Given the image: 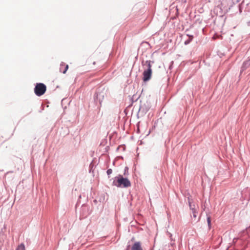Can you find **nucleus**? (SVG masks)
I'll return each mask as SVG.
<instances>
[{
  "mask_svg": "<svg viewBox=\"0 0 250 250\" xmlns=\"http://www.w3.org/2000/svg\"><path fill=\"white\" fill-rule=\"evenodd\" d=\"M68 69V65L65 64L64 62H62L60 66V71L65 74Z\"/></svg>",
  "mask_w": 250,
  "mask_h": 250,
  "instance_id": "obj_5",
  "label": "nucleus"
},
{
  "mask_svg": "<svg viewBox=\"0 0 250 250\" xmlns=\"http://www.w3.org/2000/svg\"><path fill=\"white\" fill-rule=\"evenodd\" d=\"M188 43V42H185V44H187V43Z\"/></svg>",
  "mask_w": 250,
  "mask_h": 250,
  "instance_id": "obj_11",
  "label": "nucleus"
},
{
  "mask_svg": "<svg viewBox=\"0 0 250 250\" xmlns=\"http://www.w3.org/2000/svg\"><path fill=\"white\" fill-rule=\"evenodd\" d=\"M191 205H192V206H193V205H194V204H192L191 203ZM192 208H194V206H192Z\"/></svg>",
  "mask_w": 250,
  "mask_h": 250,
  "instance_id": "obj_12",
  "label": "nucleus"
},
{
  "mask_svg": "<svg viewBox=\"0 0 250 250\" xmlns=\"http://www.w3.org/2000/svg\"><path fill=\"white\" fill-rule=\"evenodd\" d=\"M115 178L113 184L117 187L128 188L131 186V183L128 179L124 178L123 176L119 175Z\"/></svg>",
  "mask_w": 250,
  "mask_h": 250,
  "instance_id": "obj_1",
  "label": "nucleus"
},
{
  "mask_svg": "<svg viewBox=\"0 0 250 250\" xmlns=\"http://www.w3.org/2000/svg\"><path fill=\"white\" fill-rule=\"evenodd\" d=\"M207 221H208V226H210V223H211L210 217L209 216V217H208Z\"/></svg>",
  "mask_w": 250,
  "mask_h": 250,
  "instance_id": "obj_8",
  "label": "nucleus"
},
{
  "mask_svg": "<svg viewBox=\"0 0 250 250\" xmlns=\"http://www.w3.org/2000/svg\"><path fill=\"white\" fill-rule=\"evenodd\" d=\"M146 64L147 66V68L145 69L143 73V80L144 82H146L149 80L151 78L152 75V69L151 65L150 64V61H147L146 62Z\"/></svg>",
  "mask_w": 250,
  "mask_h": 250,
  "instance_id": "obj_2",
  "label": "nucleus"
},
{
  "mask_svg": "<svg viewBox=\"0 0 250 250\" xmlns=\"http://www.w3.org/2000/svg\"><path fill=\"white\" fill-rule=\"evenodd\" d=\"M244 64L245 65H250V60L249 61H246L244 63Z\"/></svg>",
  "mask_w": 250,
  "mask_h": 250,
  "instance_id": "obj_9",
  "label": "nucleus"
},
{
  "mask_svg": "<svg viewBox=\"0 0 250 250\" xmlns=\"http://www.w3.org/2000/svg\"><path fill=\"white\" fill-rule=\"evenodd\" d=\"M131 250H143L141 243L140 242L135 243L131 248Z\"/></svg>",
  "mask_w": 250,
  "mask_h": 250,
  "instance_id": "obj_6",
  "label": "nucleus"
},
{
  "mask_svg": "<svg viewBox=\"0 0 250 250\" xmlns=\"http://www.w3.org/2000/svg\"><path fill=\"white\" fill-rule=\"evenodd\" d=\"M46 90V87L45 84L42 83H38L34 88V92L36 95L41 96L44 94Z\"/></svg>",
  "mask_w": 250,
  "mask_h": 250,
  "instance_id": "obj_3",
  "label": "nucleus"
},
{
  "mask_svg": "<svg viewBox=\"0 0 250 250\" xmlns=\"http://www.w3.org/2000/svg\"><path fill=\"white\" fill-rule=\"evenodd\" d=\"M16 250H25L24 245L23 244H21L18 247Z\"/></svg>",
  "mask_w": 250,
  "mask_h": 250,
  "instance_id": "obj_7",
  "label": "nucleus"
},
{
  "mask_svg": "<svg viewBox=\"0 0 250 250\" xmlns=\"http://www.w3.org/2000/svg\"><path fill=\"white\" fill-rule=\"evenodd\" d=\"M107 174L108 175H110V174L112 173V170L111 169H108L107 170Z\"/></svg>",
  "mask_w": 250,
  "mask_h": 250,
  "instance_id": "obj_10",
  "label": "nucleus"
},
{
  "mask_svg": "<svg viewBox=\"0 0 250 250\" xmlns=\"http://www.w3.org/2000/svg\"><path fill=\"white\" fill-rule=\"evenodd\" d=\"M189 207L192 210V213L193 214V216L194 218V219L196 220V217H197V212L196 211V206L195 205H193V206H194V208H192V206L191 205V202L190 201H189Z\"/></svg>",
  "mask_w": 250,
  "mask_h": 250,
  "instance_id": "obj_4",
  "label": "nucleus"
}]
</instances>
